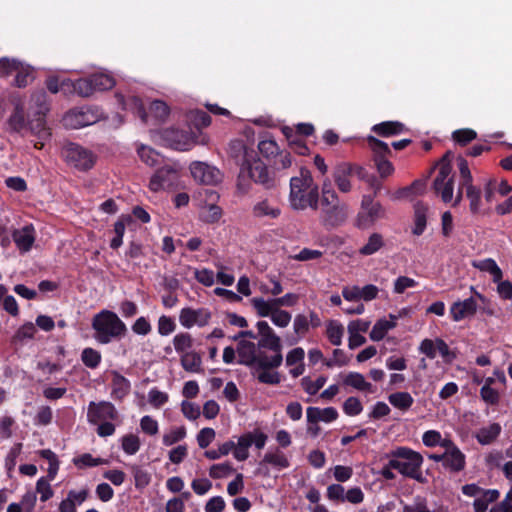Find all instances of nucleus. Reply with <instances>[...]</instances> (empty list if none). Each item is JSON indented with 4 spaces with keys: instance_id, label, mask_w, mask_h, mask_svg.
Segmentation results:
<instances>
[{
    "instance_id": "f257e3e1",
    "label": "nucleus",
    "mask_w": 512,
    "mask_h": 512,
    "mask_svg": "<svg viewBox=\"0 0 512 512\" xmlns=\"http://www.w3.org/2000/svg\"><path fill=\"white\" fill-rule=\"evenodd\" d=\"M239 151L243 153L240 172L237 178V188L241 193L250 189V180L263 185L266 189L274 187V178L270 175L267 165L259 158H250L246 147L237 142Z\"/></svg>"
},
{
    "instance_id": "f03ea898",
    "label": "nucleus",
    "mask_w": 512,
    "mask_h": 512,
    "mask_svg": "<svg viewBox=\"0 0 512 512\" xmlns=\"http://www.w3.org/2000/svg\"><path fill=\"white\" fill-rule=\"evenodd\" d=\"M319 192L318 186L314 181L310 171L301 168L300 176L290 179L289 203L294 210H305L310 207L314 210L318 208Z\"/></svg>"
},
{
    "instance_id": "7ed1b4c3",
    "label": "nucleus",
    "mask_w": 512,
    "mask_h": 512,
    "mask_svg": "<svg viewBox=\"0 0 512 512\" xmlns=\"http://www.w3.org/2000/svg\"><path fill=\"white\" fill-rule=\"evenodd\" d=\"M94 337L100 344H108L112 340L121 339L127 334L126 324L118 315L110 310H102L92 319Z\"/></svg>"
},
{
    "instance_id": "20e7f679",
    "label": "nucleus",
    "mask_w": 512,
    "mask_h": 512,
    "mask_svg": "<svg viewBox=\"0 0 512 512\" xmlns=\"http://www.w3.org/2000/svg\"><path fill=\"white\" fill-rule=\"evenodd\" d=\"M238 363L247 367H257L261 370L278 368L283 362L282 354L268 356L254 342L240 340L237 345Z\"/></svg>"
},
{
    "instance_id": "39448f33",
    "label": "nucleus",
    "mask_w": 512,
    "mask_h": 512,
    "mask_svg": "<svg viewBox=\"0 0 512 512\" xmlns=\"http://www.w3.org/2000/svg\"><path fill=\"white\" fill-rule=\"evenodd\" d=\"M387 457L390 458V467H394L400 474L418 482H423L421 474L423 457L419 452L408 447H397L390 451Z\"/></svg>"
},
{
    "instance_id": "423d86ee",
    "label": "nucleus",
    "mask_w": 512,
    "mask_h": 512,
    "mask_svg": "<svg viewBox=\"0 0 512 512\" xmlns=\"http://www.w3.org/2000/svg\"><path fill=\"white\" fill-rule=\"evenodd\" d=\"M453 155L450 151L446 152L438 162V174L433 181V189L440 195L444 203H449L453 199L454 176L452 175L451 159Z\"/></svg>"
},
{
    "instance_id": "0eeeda50",
    "label": "nucleus",
    "mask_w": 512,
    "mask_h": 512,
    "mask_svg": "<svg viewBox=\"0 0 512 512\" xmlns=\"http://www.w3.org/2000/svg\"><path fill=\"white\" fill-rule=\"evenodd\" d=\"M115 84V79L111 75L94 73L76 80L75 92L82 97H89L96 91L110 90Z\"/></svg>"
},
{
    "instance_id": "6e6552de",
    "label": "nucleus",
    "mask_w": 512,
    "mask_h": 512,
    "mask_svg": "<svg viewBox=\"0 0 512 512\" xmlns=\"http://www.w3.org/2000/svg\"><path fill=\"white\" fill-rule=\"evenodd\" d=\"M101 117L102 111L97 106H83L67 112L63 123L67 128L79 129L98 122Z\"/></svg>"
},
{
    "instance_id": "1a4fd4ad",
    "label": "nucleus",
    "mask_w": 512,
    "mask_h": 512,
    "mask_svg": "<svg viewBox=\"0 0 512 512\" xmlns=\"http://www.w3.org/2000/svg\"><path fill=\"white\" fill-rule=\"evenodd\" d=\"M66 162L80 171H88L95 164V155L76 143H68L62 149Z\"/></svg>"
},
{
    "instance_id": "9d476101",
    "label": "nucleus",
    "mask_w": 512,
    "mask_h": 512,
    "mask_svg": "<svg viewBox=\"0 0 512 512\" xmlns=\"http://www.w3.org/2000/svg\"><path fill=\"white\" fill-rule=\"evenodd\" d=\"M361 209L357 217L359 228H368L385 215V209L379 202L374 201V196L364 195Z\"/></svg>"
},
{
    "instance_id": "9b49d317",
    "label": "nucleus",
    "mask_w": 512,
    "mask_h": 512,
    "mask_svg": "<svg viewBox=\"0 0 512 512\" xmlns=\"http://www.w3.org/2000/svg\"><path fill=\"white\" fill-rule=\"evenodd\" d=\"M119 413L113 403L109 401H91L87 409V420L90 424L96 425L102 421H114Z\"/></svg>"
},
{
    "instance_id": "f8f14e48",
    "label": "nucleus",
    "mask_w": 512,
    "mask_h": 512,
    "mask_svg": "<svg viewBox=\"0 0 512 512\" xmlns=\"http://www.w3.org/2000/svg\"><path fill=\"white\" fill-rule=\"evenodd\" d=\"M258 333L261 336L257 346L259 349L264 348L272 351L274 354H282L281 339L266 321H258L256 324Z\"/></svg>"
},
{
    "instance_id": "ddd939ff",
    "label": "nucleus",
    "mask_w": 512,
    "mask_h": 512,
    "mask_svg": "<svg viewBox=\"0 0 512 512\" xmlns=\"http://www.w3.org/2000/svg\"><path fill=\"white\" fill-rule=\"evenodd\" d=\"M161 137L169 147L179 151L189 150L195 143L190 133L176 128L164 129Z\"/></svg>"
},
{
    "instance_id": "4468645a",
    "label": "nucleus",
    "mask_w": 512,
    "mask_h": 512,
    "mask_svg": "<svg viewBox=\"0 0 512 512\" xmlns=\"http://www.w3.org/2000/svg\"><path fill=\"white\" fill-rule=\"evenodd\" d=\"M358 169H361V166L348 162L336 165L333 171V179L341 192L348 193L351 191L350 177L353 175L358 177Z\"/></svg>"
},
{
    "instance_id": "2eb2a0df",
    "label": "nucleus",
    "mask_w": 512,
    "mask_h": 512,
    "mask_svg": "<svg viewBox=\"0 0 512 512\" xmlns=\"http://www.w3.org/2000/svg\"><path fill=\"white\" fill-rule=\"evenodd\" d=\"M211 312L207 308L193 309L185 307L179 314V322L185 328H191L194 325L199 327L206 326L211 319Z\"/></svg>"
},
{
    "instance_id": "dca6fc26",
    "label": "nucleus",
    "mask_w": 512,
    "mask_h": 512,
    "mask_svg": "<svg viewBox=\"0 0 512 512\" xmlns=\"http://www.w3.org/2000/svg\"><path fill=\"white\" fill-rule=\"evenodd\" d=\"M190 172L192 177L205 185H214L221 181L220 171L204 162H193L190 165Z\"/></svg>"
},
{
    "instance_id": "f3484780",
    "label": "nucleus",
    "mask_w": 512,
    "mask_h": 512,
    "mask_svg": "<svg viewBox=\"0 0 512 512\" xmlns=\"http://www.w3.org/2000/svg\"><path fill=\"white\" fill-rule=\"evenodd\" d=\"M177 176V171L174 168L170 166L161 167L151 177L149 188L154 192L170 189L174 186Z\"/></svg>"
},
{
    "instance_id": "a211bd4d",
    "label": "nucleus",
    "mask_w": 512,
    "mask_h": 512,
    "mask_svg": "<svg viewBox=\"0 0 512 512\" xmlns=\"http://www.w3.org/2000/svg\"><path fill=\"white\" fill-rule=\"evenodd\" d=\"M347 218V207L335 204L321 208V221L325 227L334 228L342 225Z\"/></svg>"
},
{
    "instance_id": "6ab92c4d",
    "label": "nucleus",
    "mask_w": 512,
    "mask_h": 512,
    "mask_svg": "<svg viewBox=\"0 0 512 512\" xmlns=\"http://www.w3.org/2000/svg\"><path fill=\"white\" fill-rule=\"evenodd\" d=\"M27 128L38 139L34 143L35 149L41 150L45 145V141L49 140L52 135L50 128L46 125V115L35 114V118L28 122Z\"/></svg>"
},
{
    "instance_id": "aec40b11",
    "label": "nucleus",
    "mask_w": 512,
    "mask_h": 512,
    "mask_svg": "<svg viewBox=\"0 0 512 512\" xmlns=\"http://www.w3.org/2000/svg\"><path fill=\"white\" fill-rule=\"evenodd\" d=\"M478 309V304L474 297H469L463 301H456L450 307V316L453 321L459 322L465 318L474 316Z\"/></svg>"
},
{
    "instance_id": "412c9836",
    "label": "nucleus",
    "mask_w": 512,
    "mask_h": 512,
    "mask_svg": "<svg viewBox=\"0 0 512 512\" xmlns=\"http://www.w3.org/2000/svg\"><path fill=\"white\" fill-rule=\"evenodd\" d=\"M252 216L257 219H277L281 215L280 207L272 200L265 198L257 201L251 210Z\"/></svg>"
},
{
    "instance_id": "4be33fe9",
    "label": "nucleus",
    "mask_w": 512,
    "mask_h": 512,
    "mask_svg": "<svg viewBox=\"0 0 512 512\" xmlns=\"http://www.w3.org/2000/svg\"><path fill=\"white\" fill-rule=\"evenodd\" d=\"M12 238L21 252H28L35 241V229L32 224L26 225L22 229H15Z\"/></svg>"
},
{
    "instance_id": "5701e85b",
    "label": "nucleus",
    "mask_w": 512,
    "mask_h": 512,
    "mask_svg": "<svg viewBox=\"0 0 512 512\" xmlns=\"http://www.w3.org/2000/svg\"><path fill=\"white\" fill-rule=\"evenodd\" d=\"M466 456L458 446H453L451 450L445 451L443 467L450 473H459L465 469Z\"/></svg>"
},
{
    "instance_id": "b1692460",
    "label": "nucleus",
    "mask_w": 512,
    "mask_h": 512,
    "mask_svg": "<svg viewBox=\"0 0 512 512\" xmlns=\"http://www.w3.org/2000/svg\"><path fill=\"white\" fill-rule=\"evenodd\" d=\"M111 397L122 401L131 391V382L118 371H112Z\"/></svg>"
},
{
    "instance_id": "393cba45",
    "label": "nucleus",
    "mask_w": 512,
    "mask_h": 512,
    "mask_svg": "<svg viewBox=\"0 0 512 512\" xmlns=\"http://www.w3.org/2000/svg\"><path fill=\"white\" fill-rule=\"evenodd\" d=\"M338 416V411L334 407H327L324 409H320L318 407H308L306 410L308 424H316L319 421L330 423L335 421Z\"/></svg>"
},
{
    "instance_id": "a878e982",
    "label": "nucleus",
    "mask_w": 512,
    "mask_h": 512,
    "mask_svg": "<svg viewBox=\"0 0 512 512\" xmlns=\"http://www.w3.org/2000/svg\"><path fill=\"white\" fill-rule=\"evenodd\" d=\"M371 131L379 137L389 138L404 133L407 128L400 121H383L373 125Z\"/></svg>"
},
{
    "instance_id": "bb28decb",
    "label": "nucleus",
    "mask_w": 512,
    "mask_h": 512,
    "mask_svg": "<svg viewBox=\"0 0 512 512\" xmlns=\"http://www.w3.org/2000/svg\"><path fill=\"white\" fill-rule=\"evenodd\" d=\"M134 223V219L129 214H121L113 226L114 237L110 240V248L117 250L123 244V236L127 226Z\"/></svg>"
},
{
    "instance_id": "cd10ccee",
    "label": "nucleus",
    "mask_w": 512,
    "mask_h": 512,
    "mask_svg": "<svg viewBox=\"0 0 512 512\" xmlns=\"http://www.w3.org/2000/svg\"><path fill=\"white\" fill-rule=\"evenodd\" d=\"M7 123L10 131L14 133L22 134V131L27 128L28 122H26L24 107L21 103L15 105Z\"/></svg>"
},
{
    "instance_id": "c85d7f7f",
    "label": "nucleus",
    "mask_w": 512,
    "mask_h": 512,
    "mask_svg": "<svg viewBox=\"0 0 512 512\" xmlns=\"http://www.w3.org/2000/svg\"><path fill=\"white\" fill-rule=\"evenodd\" d=\"M502 427L499 423H491L487 427L480 428L474 435L481 445L492 444L501 434Z\"/></svg>"
},
{
    "instance_id": "c756f323",
    "label": "nucleus",
    "mask_w": 512,
    "mask_h": 512,
    "mask_svg": "<svg viewBox=\"0 0 512 512\" xmlns=\"http://www.w3.org/2000/svg\"><path fill=\"white\" fill-rule=\"evenodd\" d=\"M427 226V207L418 202L414 206V227L412 229V234L415 236H420L424 233Z\"/></svg>"
},
{
    "instance_id": "7c9ffc66",
    "label": "nucleus",
    "mask_w": 512,
    "mask_h": 512,
    "mask_svg": "<svg viewBox=\"0 0 512 512\" xmlns=\"http://www.w3.org/2000/svg\"><path fill=\"white\" fill-rule=\"evenodd\" d=\"M480 495L473 502L474 512H486L489 504L498 500L500 492L497 489H486Z\"/></svg>"
},
{
    "instance_id": "2f4dec72",
    "label": "nucleus",
    "mask_w": 512,
    "mask_h": 512,
    "mask_svg": "<svg viewBox=\"0 0 512 512\" xmlns=\"http://www.w3.org/2000/svg\"><path fill=\"white\" fill-rule=\"evenodd\" d=\"M392 320L379 319L373 326L369 333V337L372 341L382 340L387 332L396 326V317L390 315Z\"/></svg>"
},
{
    "instance_id": "473e14b6",
    "label": "nucleus",
    "mask_w": 512,
    "mask_h": 512,
    "mask_svg": "<svg viewBox=\"0 0 512 512\" xmlns=\"http://www.w3.org/2000/svg\"><path fill=\"white\" fill-rule=\"evenodd\" d=\"M369 148L373 153V160L379 158H388L392 155V151L388 144L372 135L366 138Z\"/></svg>"
},
{
    "instance_id": "72a5a7b5",
    "label": "nucleus",
    "mask_w": 512,
    "mask_h": 512,
    "mask_svg": "<svg viewBox=\"0 0 512 512\" xmlns=\"http://www.w3.org/2000/svg\"><path fill=\"white\" fill-rule=\"evenodd\" d=\"M260 464H270L279 470L288 468L290 466V462L286 455L276 448L274 452H267Z\"/></svg>"
},
{
    "instance_id": "f704fd0d",
    "label": "nucleus",
    "mask_w": 512,
    "mask_h": 512,
    "mask_svg": "<svg viewBox=\"0 0 512 512\" xmlns=\"http://www.w3.org/2000/svg\"><path fill=\"white\" fill-rule=\"evenodd\" d=\"M187 121L197 130H201L202 128H206L211 124V117L207 112L200 109H195L187 113Z\"/></svg>"
},
{
    "instance_id": "c9c22d12",
    "label": "nucleus",
    "mask_w": 512,
    "mask_h": 512,
    "mask_svg": "<svg viewBox=\"0 0 512 512\" xmlns=\"http://www.w3.org/2000/svg\"><path fill=\"white\" fill-rule=\"evenodd\" d=\"M389 403L402 411L409 410L413 403L414 399L408 392H395L388 396Z\"/></svg>"
},
{
    "instance_id": "e433bc0d",
    "label": "nucleus",
    "mask_w": 512,
    "mask_h": 512,
    "mask_svg": "<svg viewBox=\"0 0 512 512\" xmlns=\"http://www.w3.org/2000/svg\"><path fill=\"white\" fill-rule=\"evenodd\" d=\"M252 445V432H247L238 438L235 444L234 457L238 461H245L249 457L248 449Z\"/></svg>"
},
{
    "instance_id": "4c0bfd02",
    "label": "nucleus",
    "mask_w": 512,
    "mask_h": 512,
    "mask_svg": "<svg viewBox=\"0 0 512 512\" xmlns=\"http://www.w3.org/2000/svg\"><path fill=\"white\" fill-rule=\"evenodd\" d=\"M344 335V327L341 323L330 320L326 327V336L332 345L340 346Z\"/></svg>"
},
{
    "instance_id": "58836bf2",
    "label": "nucleus",
    "mask_w": 512,
    "mask_h": 512,
    "mask_svg": "<svg viewBox=\"0 0 512 512\" xmlns=\"http://www.w3.org/2000/svg\"><path fill=\"white\" fill-rule=\"evenodd\" d=\"M202 364V358L195 351L186 352L181 355V365L188 372H199Z\"/></svg>"
},
{
    "instance_id": "ea45409f",
    "label": "nucleus",
    "mask_w": 512,
    "mask_h": 512,
    "mask_svg": "<svg viewBox=\"0 0 512 512\" xmlns=\"http://www.w3.org/2000/svg\"><path fill=\"white\" fill-rule=\"evenodd\" d=\"M38 453L41 458L47 460L49 463L47 476L45 478L51 481L54 480L59 470V460L57 458V455L50 449H43L40 450Z\"/></svg>"
},
{
    "instance_id": "a19ab883",
    "label": "nucleus",
    "mask_w": 512,
    "mask_h": 512,
    "mask_svg": "<svg viewBox=\"0 0 512 512\" xmlns=\"http://www.w3.org/2000/svg\"><path fill=\"white\" fill-rule=\"evenodd\" d=\"M343 383L360 391H370L372 387L359 372H349L344 378Z\"/></svg>"
},
{
    "instance_id": "79ce46f5",
    "label": "nucleus",
    "mask_w": 512,
    "mask_h": 512,
    "mask_svg": "<svg viewBox=\"0 0 512 512\" xmlns=\"http://www.w3.org/2000/svg\"><path fill=\"white\" fill-rule=\"evenodd\" d=\"M251 304L256 310L259 317H271L275 310L273 300H265L261 297H255L251 299Z\"/></svg>"
},
{
    "instance_id": "37998d69",
    "label": "nucleus",
    "mask_w": 512,
    "mask_h": 512,
    "mask_svg": "<svg viewBox=\"0 0 512 512\" xmlns=\"http://www.w3.org/2000/svg\"><path fill=\"white\" fill-rule=\"evenodd\" d=\"M466 197L469 200V208L472 214H477L481 207V189L469 184L465 186Z\"/></svg>"
},
{
    "instance_id": "c03bdc74",
    "label": "nucleus",
    "mask_w": 512,
    "mask_h": 512,
    "mask_svg": "<svg viewBox=\"0 0 512 512\" xmlns=\"http://www.w3.org/2000/svg\"><path fill=\"white\" fill-rule=\"evenodd\" d=\"M384 245L383 237L379 233H373L370 235L368 242L360 248L359 252L361 255L369 256L379 251Z\"/></svg>"
},
{
    "instance_id": "a18cd8bd",
    "label": "nucleus",
    "mask_w": 512,
    "mask_h": 512,
    "mask_svg": "<svg viewBox=\"0 0 512 512\" xmlns=\"http://www.w3.org/2000/svg\"><path fill=\"white\" fill-rule=\"evenodd\" d=\"M476 138L477 132L471 128L458 129L452 133L453 141L462 147L467 146Z\"/></svg>"
},
{
    "instance_id": "49530a36",
    "label": "nucleus",
    "mask_w": 512,
    "mask_h": 512,
    "mask_svg": "<svg viewBox=\"0 0 512 512\" xmlns=\"http://www.w3.org/2000/svg\"><path fill=\"white\" fill-rule=\"evenodd\" d=\"M73 463L79 469L87 467H96L107 463V460L103 458H95L90 453L81 454L78 457L73 458Z\"/></svg>"
},
{
    "instance_id": "de8ad7c7",
    "label": "nucleus",
    "mask_w": 512,
    "mask_h": 512,
    "mask_svg": "<svg viewBox=\"0 0 512 512\" xmlns=\"http://www.w3.org/2000/svg\"><path fill=\"white\" fill-rule=\"evenodd\" d=\"M15 73L14 85L18 88H25L34 79L32 69L29 66H25L22 62L20 63V68Z\"/></svg>"
},
{
    "instance_id": "09e8293b",
    "label": "nucleus",
    "mask_w": 512,
    "mask_h": 512,
    "mask_svg": "<svg viewBox=\"0 0 512 512\" xmlns=\"http://www.w3.org/2000/svg\"><path fill=\"white\" fill-rule=\"evenodd\" d=\"M173 345L177 353L183 355L193 346V338L187 332H181L174 336Z\"/></svg>"
},
{
    "instance_id": "8fccbe9b",
    "label": "nucleus",
    "mask_w": 512,
    "mask_h": 512,
    "mask_svg": "<svg viewBox=\"0 0 512 512\" xmlns=\"http://www.w3.org/2000/svg\"><path fill=\"white\" fill-rule=\"evenodd\" d=\"M358 178L365 181L369 185V187L373 190V194L371 196H374V198L382 189L381 181L374 174L368 173V171L362 166L361 169H358Z\"/></svg>"
},
{
    "instance_id": "3c124183",
    "label": "nucleus",
    "mask_w": 512,
    "mask_h": 512,
    "mask_svg": "<svg viewBox=\"0 0 512 512\" xmlns=\"http://www.w3.org/2000/svg\"><path fill=\"white\" fill-rule=\"evenodd\" d=\"M101 359L100 352L93 348H85L81 353L83 364L90 369L97 368L101 363Z\"/></svg>"
},
{
    "instance_id": "603ef678",
    "label": "nucleus",
    "mask_w": 512,
    "mask_h": 512,
    "mask_svg": "<svg viewBox=\"0 0 512 512\" xmlns=\"http://www.w3.org/2000/svg\"><path fill=\"white\" fill-rule=\"evenodd\" d=\"M123 105L125 109H127L128 106H131L134 109V113L141 119V121L143 123H147L149 115L146 112L144 104L139 97H129L127 101H123Z\"/></svg>"
},
{
    "instance_id": "864d4df0",
    "label": "nucleus",
    "mask_w": 512,
    "mask_h": 512,
    "mask_svg": "<svg viewBox=\"0 0 512 512\" xmlns=\"http://www.w3.org/2000/svg\"><path fill=\"white\" fill-rule=\"evenodd\" d=\"M170 113L169 107L164 101L154 100L149 106V114L158 121H164Z\"/></svg>"
},
{
    "instance_id": "5fc2aeb1",
    "label": "nucleus",
    "mask_w": 512,
    "mask_h": 512,
    "mask_svg": "<svg viewBox=\"0 0 512 512\" xmlns=\"http://www.w3.org/2000/svg\"><path fill=\"white\" fill-rule=\"evenodd\" d=\"M121 442L123 451L128 455H134L140 449V439L135 434L124 435Z\"/></svg>"
},
{
    "instance_id": "6e6d98bb",
    "label": "nucleus",
    "mask_w": 512,
    "mask_h": 512,
    "mask_svg": "<svg viewBox=\"0 0 512 512\" xmlns=\"http://www.w3.org/2000/svg\"><path fill=\"white\" fill-rule=\"evenodd\" d=\"M131 470L135 481V487L137 489H143L148 486L151 481V477L145 469H143L141 466L133 465Z\"/></svg>"
},
{
    "instance_id": "4d7b16f0",
    "label": "nucleus",
    "mask_w": 512,
    "mask_h": 512,
    "mask_svg": "<svg viewBox=\"0 0 512 512\" xmlns=\"http://www.w3.org/2000/svg\"><path fill=\"white\" fill-rule=\"evenodd\" d=\"M20 61L14 58H0V77H8L20 68Z\"/></svg>"
},
{
    "instance_id": "13d9d810",
    "label": "nucleus",
    "mask_w": 512,
    "mask_h": 512,
    "mask_svg": "<svg viewBox=\"0 0 512 512\" xmlns=\"http://www.w3.org/2000/svg\"><path fill=\"white\" fill-rule=\"evenodd\" d=\"M477 267L482 271L489 272L492 275L494 282H499L502 279V270L499 268L495 260L491 258L483 260Z\"/></svg>"
},
{
    "instance_id": "bf43d9fd",
    "label": "nucleus",
    "mask_w": 512,
    "mask_h": 512,
    "mask_svg": "<svg viewBox=\"0 0 512 512\" xmlns=\"http://www.w3.org/2000/svg\"><path fill=\"white\" fill-rule=\"evenodd\" d=\"M403 512H434L430 510L427 504V499L423 496L417 495L414 497L411 504L403 506Z\"/></svg>"
},
{
    "instance_id": "052dcab7",
    "label": "nucleus",
    "mask_w": 512,
    "mask_h": 512,
    "mask_svg": "<svg viewBox=\"0 0 512 512\" xmlns=\"http://www.w3.org/2000/svg\"><path fill=\"white\" fill-rule=\"evenodd\" d=\"M234 472L233 466L229 462L214 464L209 469V475L213 479L227 477Z\"/></svg>"
},
{
    "instance_id": "680f3d73",
    "label": "nucleus",
    "mask_w": 512,
    "mask_h": 512,
    "mask_svg": "<svg viewBox=\"0 0 512 512\" xmlns=\"http://www.w3.org/2000/svg\"><path fill=\"white\" fill-rule=\"evenodd\" d=\"M336 192L331 188L330 183H324L322 187L321 208L339 204Z\"/></svg>"
},
{
    "instance_id": "e2e57ef3",
    "label": "nucleus",
    "mask_w": 512,
    "mask_h": 512,
    "mask_svg": "<svg viewBox=\"0 0 512 512\" xmlns=\"http://www.w3.org/2000/svg\"><path fill=\"white\" fill-rule=\"evenodd\" d=\"M137 152L140 159L148 166L153 167L158 164L159 154L154 149L147 146H141Z\"/></svg>"
},
{
    "instance_id": "0e129e2a",
    "label": "nucleus",
    "mask_w": 512,
    "mask_h": 512,
    "mask_svg": "<svg viewBox=\"0 0 512 512\" xmlns=\"http://www.w3.org/2000/svg\"><path fill=\"white\" fill-rule=\"evenodd\" d=\"M186 437V428L181 426L171 430L163 435L162 443L164 446H172Z\"/></svg>"
},
{
    "instance_id": "69168bd1",
    "label": "nucleus",
    "mask_w": 512,
    "mask_h": 512,
    "mask_svg": "<svg viewBox=\"0 0 512 512\" xmlns=\"http://www.w3.org/2000/svg\"><path fill=\"white\" fill-rule=\"evenodd\" d=\"M363 410V405L357 397H348L343 403V411L348 416L359 415Z\"/></svg>"
},
{
    "instance_id": "338daca9",
    "label": "nucleus",
    "mask_w": 512,
    "mask_h": 512,
    "mask_svg": "<svg viewBox=\"0 0 512 512\" xmlns=\"http://www.w3.org/2000/svg\"><path fill=\"white\" fill-rule=\"evenodd\" d=\"M301 383L308 394L315 395L325 385L326 378L324 376H320L315 381H311L308 377H304L302 378Z\"/></svg>"
},
{
    "instance_id": "774afa93",
    "label": "nucleus",
    "mask_w": 512,
    "mask_h": 512,
    "mask_svg": "<svg viewBox=\"0 0 512 512\" xmlns=\"http://www.w3.org/2000/svg\"><path fill=\"white\" fill-rule=\"evenodd\" d=\"M258 149L260 153L266 158L276 156L279 154V147L276 141L273 139H266L260 141L258 144Z\"/></svg>"
}]
</instances>
